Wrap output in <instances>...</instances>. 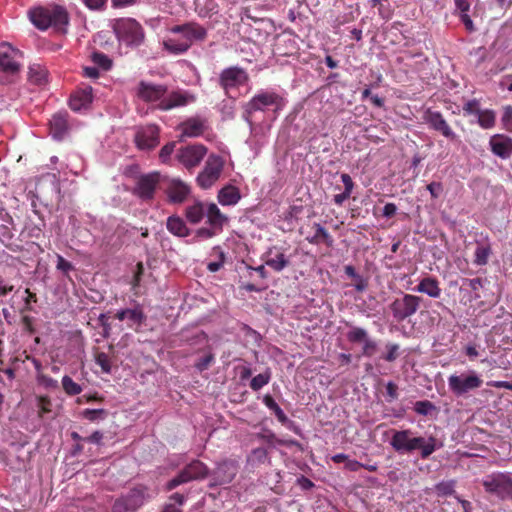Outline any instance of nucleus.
<instances>
[{
    "instance_id": "1",
    "label": "nucleus",
    "mask_w": 512,
    "mask_h": 512,
    "mask_svg": "<svg viewBox=\"0 0 512 512\" xmlns=\"http://www.w3.org/2000/svg\"><path fill=\"white\" fill-rule=\"evenodd\" d=\"M167 92V86L164 84H153V82H145L141 80L136 88V96L144 102L158 101L157 108L162 111H168L176 107L185 106L196 101V96L188 91L174 90Z\"/></svg>"
},
{
    "instance_id": "2",
    "label": "nucleus",
    "mask_w": 512,
    "mask_h": 512,
    "mask_svg": "<svg viewBox=\"0 0 512 512\" xmlns=\"http://www.w3.org/2000/svg\"><path fill=\"white\" fill-rule=\"evenodd\" d=\"M390 445L399 454H412L419 450L422 459H428L437 449V439L415 436L411 429L393 430Z\"/></svg>"
},
{
    "instance_id": "3",
    "label": "nucleus",
    "mask_w": 512,
    "mask_h": 512,
    "mask_svg": "<svg viewBox=\"0 0 512 512\" xmlns=\"http://www.w3.org/2000/svg\"><path fill=\"white\" fill-rule=\"evenodd\" d=\"M29 18L40 30L52 27L57 31H64L69 24V13L60 5L33 8L29 11Z\"/></svg>"
},
{
    "instance_id": "4",
    "label": "nucleus",
    "mask_w": 512,
    "mask_h": 512,
    "mask_svg": "<svg viewBox=\"0 0 512 512\" xmlns=\"http://www.w3.org/2000/svg\"><path fill=\"white\" fill-rule=\"evenodd\" d=\"M112 29L117 40L129 48L140 47L145 40L142 25L134 18L122 17L113 20Z\"/></svg>"
},
{
    "instance_id": "5",
    "label": "nucleus",
    "mask_w": 512,
    "mask_h": 512,
    "mask_svg": "<svg viewBox=\"0 0 512 512\" xmlns=\"http://www.w3.org/2000/svg\"><path fill=\"white\" fill-rule=\"evenodd\" d=\"M284 104V98L277 92L260 91L244 105L243 118L250 123L254 112L263 111L266 107L270 106H273L274 110H279Z\"/></svg>"
},
{
    "instance_id": "6",
    "label": "nucleus",
    "mask_w": 512,
    "mask_h": 512,
    "mask_svg": "<svg viewBox=\"0 0 512 512\" xmlns=\"http://www.w3.org/2000/svg\"><path fill=\"white\" fill-rule=\"evenodd\" d=\"M423 298L410 293H403L402 296L395 298L389 308L393 318L397 322H403L415 315L419 310Z\"/></svg>"
},
{
    "instance_id": "7",
    "label": "nucleus",
    "mask_w": 512,
    "mask_h": 512,
    "mask_svg": "<svg viewBox=\"0 0 512 512\" xmlns=\"http://www.w3.org/2000/svg\"><path fill=\"white\" fill-rule=\"evenodd\" d=\"M448 388L456 397L467 395L470 391L479 389L483 385V379L474 371L462 374H452L448 377Z\"/></svg>"
},
{
    "instance_id": "8",
    "label": "nucleus",
    "mask_w": 512,
    "mask_h": 512,
    "mask_svg": "<svg viewBox=\"0 0 512 512\" xmlns=\"http://www.w3.org/2000/svg\"><path fill=\"white\" fill-rule=\"evenodd\" d=\"M209 468L201 461L194 460L188 464L175 478L165 486L166 491H173L175 488L192 481L203 480L209 476Z\"/></svg>"
},
{
    "instance_id": "9",
    "label": "nucleus",
    "mask_w": 512,
    "mask_h": 512,
    "mask_svg": "<svg viewBox=\"0 0 512 512\" xmlns=\"http://www.w3.org/2000/svg\"><path fill=\"white\" fill-rule=\"evenodd\" d=\"M224 159L216 154H211L205 162L204 169L196 178L197 185L203 189H209L215 185L223 172Z\"/></svg>"
},
{
    "instance_id": "10",
    "label": "nucleus",
    "mask_w": 512,
    "mask_h": 512,
    "mask_svg": "<svg viewBox=\"0 0 512 512\" xmlns=\"http://www.w3.org/2000/svg\"><path fill=\"white\" fill-rule=\"evenodd\" d=\"M148 498L144 486H136L128 493L118 498L112 507L113 512H134L141 507Z\"/></svg>"
},
{
    "instance_id": "11",
    "label": "nucleus",
    "mask_w": 512,
    "mask_h": 512,
    "mask_svg": "<svg viewBox=\"0 0 512 512\" xmlns=\"http://www.w3.org/2000/svg\"><path fill=\"white\" fill-rule=\"evenodd\" d=\"M485 491L501 499L512 498V479L503 473L492 474L482 481Z\"/></svg>"
},
{
    "instance_id": "12",
    "label": "nucleus",
    "mask_w": 512,
    "mask_h": 512,
    "mask_svg": "<svg viewBox=\"0 0 512 512\" xmlns=\"http://www.w3.org/2000/svg\"><path fill=\"white\" fill-rule=\"evenodd\" d=\"M170 32L174 34H182L184 37V43H189V48L194 42H202L207 38V29L199 24L198 22H187L180 25H174L170 28Z\"/></svg>"
},
{
    "instance_id": "13",
    "label": "nucleus",
    "mask_w": 512,
    "mask_h": 512,
    "mask_svg": "<svg viewBox=\"0 0 512 512\" xmlns=\"http://www.w3.org/2000/svg\"><path fill=\"white\" fill-rule=\"evenodd\" d=\"M238 473V464L234 460H224L217 464L215 469L209 473L210 475V486L216 487V485H227L234 480Z\"/></svg>"
},
{
    "instance_id": "14",
    "label": "nucleus",
    "mask_w": 512,
    "mask_h": 512,
    "mask_svg": "<svg viewBox=\"0 0 512 512\" xmlns=\"http://www.w3.org/2000/svg\"><path fill=\"white\" fill-rule=\"evenodd\" d=\"M161 181L158 172L138 176L133 193L143 201H150L154 198L156 187Z\"/></svg>"
},
{
    "instance_id": "15",
    "label": "nucleus",
    "mask_w": 512,
    "mask_h": 512,
    "mask_svg": "<svg viewBox=\"0 0 512 512\" xmlns=\"http://www.w3.org/2000/svg\"><path fill=\"white\" fill-rule=\"evenodd\" d=\"M264 264L272 271L280 273L291 264L290 257L286 255V249L281 246H272L262 255Z\"/></svg>"
},
{
    "instance_id": "16",
    "label": "nucleus",
    "mask_w": 512,
    "mask_h": 512,
    "mask_svg": "<svg viewBox=\"0 0 512 512\" xmlns=\"http://www.w3.org/2000/svg\"><path fill=\"white\" fill-rule=\"evenodd\" d=\"M248 81V74L239 67H229L224 69L219 75V85L223 88L226 95L232 88H238Z\"/></svg>"
},
{
    "instance_id": "17",
    "label": "nucleus",
    "mask_w": 512,
    "mask_h": 512,
    "mask_svg": "<svg viewBox=\"0 0 512 512\" xmlns=\"http://www.w3.org/2000/svg\"><path fill=\"white\" fill-rule=\"evenodd\" d=\"M423 118L431 129L439 132L448 140L455 141L457 139L456 133L452 130L441 112L428 108L424 112Z\"/></svg>"
},
{
    "instance_id": "18",
    "label": "nucleus",
    "mask_w": 512,
    "mask_h": 512,
    "mask_svg": "<svg viewBox=\"0 0 512 512\" xmlns=\"http://www.w3.org/2000/svg\"><path fill=\"white\" fill-rule=\"evenodd\" d=\"M207 154V148L202 144L181 148L177 154L179 162L187 169L197 167Z\"/></svg>"
},
{
    "instance_id": "19",
    "label": "nucleus",
    "mask_w": 512,
    "mask_h": 512,
    "mask_svg": "<svg viewBox=\"0 0 512 512\" xmlns=\"http://www.w3.org/2000/svg\"><path fill=\"white\" fill-rule=\"evenodd\" d=\"M164 193L168 197V201L172 204H181L185 202L191 193L189 184L179 180V178H172L166 182Z\"/></svg>"
},
{
    "instance_id": "20",
    "label": "nucleus",
    "mask_w": 512,
    "mask_h": 512,
    "mask_svg": "<svg viewBox=\"0 0 512 512\" xmlns=\"http://www.w3.org/2000/svg\"><path fill=\"white\" fill-rule=\"evenodd\" d=\"M136 147L140 150H152L159 144V128L156 125L140 127L134 137Z\"/></svg>"
},
{
    "instance_id": "21",
    "label": "nucleus",
    "mask_w": 512,
    "mask_h": 512,
    "mask_svg": "<svg viewBox=\"0 0 512 512\" xmlns=\"http://www.w3.org/2000/svg\"><path fill=\"white\" fill-rule=\"evenodd\" d=\"M306 241L312 245L324 244L327 248H332L334 238L328 230L318 222H314L310 226V231L306 236Z\"/></svg>"
},
{
    "instance_id": "22",
    "label": "nucleus",
    "mask_w": 512,
    "mask_h": 512,
    "mask_svg": "<svg viewBox=\"0 0 512 512\" xmlns=\"http://www.w3.org/2000/svg\"><path fill=\"white\" fill-rule=\"evenodd\" d=\"M19 50L13 48L9 43L0 44V70L5 73H16L19 71V65L14 61V55L19 54Z\"/></svg>"
},
{
    "instance_id": "23",
    "label": "nucleus",
    "mask_w": 512,
    "mask_h": 512,
    "mask_svg": "<svg viewBox=\"0 0 512 512\" xmlns=\"http://www.w3.org/2000/svg\"><path fill=\"white\" fill-rule=\"evenodd\" d=\"M67 112H57L49 120V133L55 140H62L69 131V121Z\"/></svg>"
},
{
    "instance_id": "24",
    "label": "nucleus",
    "mask_w": 512,
    "mask_h": 512,
    "mask_svg": "<svg viewBox=\"0 0 512 512\" xmlns=\"http://www.w3.org/2000/svg\"><path fill=\"white\" fill-rule=\"evenodd\" d=\"M115 318H117L120 321L128 319V327L138 330V328L141 327L142 324L145 322L146 315L144 314L142 308L139 305H136L133 308H126L117 311L115 314Z\"/></svg>"
},
{
    "instance_id": "25",
    "label": "nucleus",
    "mask_w": 512,
    "mask_h": 512,
    "mask_svg": "<svg viewBox=\"0 0 512 512\" xmlns=\"http://www.w3.org/2000/svg\"><path fill=\"white\" fill-rule=\"evenodd\" d=\"M490 146L492 152L502 158L508 159L512 155V138L497 134L490 139Z\"/></svg>"
},
{
    "instance_id": "26",
    "label": "nucleus",
    "mask_w": 512,
    "mask_h": 512,
    "mask_svg": "<svg viewBox=\"0 0 512 512\" xmlns=\"http://www.w3.org/2000/svg\"><path fill=\"white\" fill-rule=\"evenodd\" d=\"M93 100V89L91 86L80 88L70 95V109L74 111H80L87 107Z\"/></svg>"
},
{
    "instance_id": "27",
    "label": "nucleus",
    "mask_w": 512,
    "mask_h": 512,
    "mask_svg": "<svg viewBox=\"0 0 512 512\" xmlns=\"http://www.w3.org/2000/svg\"><path fill=\"white\" fill-rule=\"evenodd\" d=\"M183 136L198 137L206 130V122L200 117H191L180 125Z\"/></svg>"
},
{
    "instance_id": "28",
    "label": "nucleus",
    "mask_w": 512,
    "mask_h": 512,
    "mask_svg": "<svg viewBox=\"0 0 512 512\" xmlns=\"http://www.w3.org/2000/svg\"><path fill=\"white\" fill-rule=\"evenodd\" d=\"M165 226L170 234H173L174 236H177L179 238H185L191 234V230L187 226L185 220L179 215L168 216V219H166Z\"/></svg>"
},
{
    "instance_id": "29",
    "label": "nucleus",
    "mask_w": 512,
    "mask_h": 512,
    "mask_svg": "<svg viewBox=\"0 0 512 512\" xmlns=\"http://www.w3.org/2000/svg\"><path fill=\"white\" fill-rule=\"evenodd\" d=\"M256 438L272 447L278 444L287 447L295 446L300 450H303L302 444L299 441L294 439H280L277 436H275L274 432L271 430H265L264 432L257 433Z\"/></svg>"
},
{
    "instance_id": "30",
    "label": "nucleus",
    "mask_w": 512,
    "mask_h": 512,
    "mask_svg": "<svg viewBox=\"0 0 512 512\" xmlns=\"http://www.w3.org/2000/svg\"><path fill=\"white\" fill-rule=\"evenodd\" d=\"M206 216L209 226L215 227L221 231L228 220L227 216L220 211L219 207L215 203L208 204L206 208Z\"/></svg>"
},
{
    "instance_id": "31",
    "label": "nucleus",
    "mask_w": 512,
    "mask_h": 512,
    "mask_svg": "<svg viewBox=\"0 0 512 512\" xmlns=\"http://www.w3.org/2000/svg\"><path fill=\"white\" fill-rule=\"evenodd\" d=\"M417 292L425 293L432 298H438L441 295L439 280L433 277L423 278L415 288Z\"/></svg>"
},
{
    "instance_id": "32",
    "label": "nucleus",
    "mask_w": 512,
    "mask_h": 512,
    "mask_svg": "<svg viewBox=\"0 0 512 512\" xmlns=\"http://www.w3.org/2000/svg\"><path fill=\"white\" fill-rule=\"evenodd\" d=\"M240 197L239 189L231 184L222 187L217 195L218 201L222 205H235Z\"/></svg>"
},
{
    "instance_id": "33",
    "label": "nucleus",
    "mask_w": 512,
    "mask_h": 512,
    "mask_svg": "<svg viewBox=\"0 0 512 512\" xmlns=\"http://www.w3.org/2000/svg\"><path fill=\"white\" fill-rule=\"evenodd\" d=\"M205 215L206 207L205 204L201 201H196L192 205L187 206L185 209L186 219L194 225L200 223Z\"/></svg>"
},
{
    "instance_id": "34",
    "label": "nucleus",
    "mask_w": 512,
    "mask_h": 512,
    "mask_svg": "<svg viewBox=\"0 0 512 512\" xmlns=\"http://www.w3.org/2000/svg\"><path fill=\"white\" fill-rule=\"evenodd\" d=\"M492 253V247L489 242L476 246V251H474L473 264L476 266H486Z\"/></svg>"
},
{
    "instance_id": "35",
    "label": "nucleus",
    "mask_w": 512,
    "mask_h": 512,
    "mask_svg": "<svg viewBox=\"0 0 512 512\" xmlns=\"http://www.w3.org/2000/svg\"><path fill=\"white\" fill-rule=\"evenodd\" d=\"M247 461L253 467H258L265 463H271L267 450L262 447L253 449L249 454Z\"/></svg>"
},
{
    "instance_id": "36",
    "label": "nucleus",
    "mask_w": 512,
    "mask_h": 512,
    "mask_svg": "<svg viewBox=\"0 0 512 512\" xmlns=\"http://www.w3.org/2000/svg\"><path fill=\"white\" fill-rule=\"evenodd\" d=\"M162 46L166 52L174 55L184 54L190 49L189 43L185 44L183 41L179 42L174 39L164 40Z\"/></svg>"
},
{
    "instance_id": "37",
    "label": "nucleus",
    "mask_w": 512,
    "mask_h": 512,
    "mask_svg": "<svg viewBox=\"0 0 512 512\" xmlns=\"http://www.w3.org/2000/svg\"><path fill=\"white\" fill-rule=\"evenodd\" d=\"M478 124L482 129H492L496 125V112L492 109L480 110Z\"/></svg>"
},
{
    "instance_id": "38",
    "label": "nucleus",
    "mask_w": 512,
    "mask_h": 512,
    "mask_svg": "<svg viewBox=\"0 0 512 512\" xmlns=\"http://www.w3.org/2000/svg\"><path fill=\"white\" fill-rule=\"evenodd\" d=\"M29 79L36 85H42L47 81V70L39 64H33L29 67Z\"/></svg>"
},
{
    "instance_id": "39",
    "label": "nucleus",
    "mask_w": 512,
    "mask_h": 512,
    "mask_svg": "<svg viewBox=\"0 0 512 512\" xmlns=\"http://www.w3.org/2000/svg\"><path fill=\"white\" fill-rule=\"evenodd\" d=\"M185 501V495L176 492L170 496V502L164 505L162 512H182L180 507L184 505Z\"/></svg>"
},
{
    "instance_id": "40",
    "label": "nucleus",
    "mask_w": 512,
    "mask_h": 512,
    "mask_svg": "<svg viewBox=\"0 0 512 512\" xmlns=\"http://www.w3.org/2000/svg\"><path fill=\"white\" fill-rule=\"evenodd\" d=\"M263 403L268 409H271L274 415H276V419L280 422L286 421V413L282 408L279 407L277 401L273 399L270 394H266L263 396Z\"/></svg>"
},
{
    "instance_id": "41",
    "label": "nucleus",
    "mask_w": 512,
    "mask_h": 512,
    "mask_svg": "<svg viewBox=\"0 0 512 512\" xmlns=\"http://www.w3.org/2000/svg\"><path fill=\"white\" fill-rule=\"evenodd\" d=\"M62 389L70 396L78 395L82 392V386L69 376H64L61 380Z\"/></svg>"
},
{
    "instance_id": "42",
    "label": "nucleus",
    "mask_w": 512,
    "mask_h": 512,
    "mask_svg": "<svg viewBox=\"0 0 512 512\" xmlns=\"http://www.w3.org/2000/svg\"><path fill=\"white\" fill-rule=\"evenodd\" d=\"M456 482L454 480L438 482L435 486V491L438 496H448L455 493Z\"/></svg>"
},
{
    "instance_id": "43",
    "label": "nucleus",
    "mask_w": 512,
    "mask_h": 512,
    "mask_svg": "<svg viewBox=\"0 0 512 512\" xmlns=\"http://www.w3.org/2000/svg\"><path fill=\"white\" fill-rule=\"evenodd\" d=\"M346 338L350 343H362L367 338V332L361 327H353L347 332Z\"/></svg>"
},
{
    "instance_id": "44",
    "label": "nucleus",
    "mask_w": 512,
    "mask_h": 512,
    "mask_svg": "<svg viewBox=\"0 0 512 512\" xmlns=\"http://www.w3.org/2000/svg\"><path fill=\"white\" fill-rule=\"evenodd\" d=\"M271 381V373L265 372L258 374L250 380V389L257 391L263 388L264 385Z\"/></svg>"
},
{
    "instance_id": "45",
    "label": "nucleus",
    "mask_w": 512,
    "mask_h": 512,
    "mask_svg": "<svg viewBox=\"0 0 512 512\" xmlns=\"http://www.w3.org/2000/svg\"><path fill=\"white\" fill-rule=\"evenodd\" d=\"M386 350H387V353L384 354L383 356H381L380 359H383L390 363L395 362L400 355V353H399L400 345L397 343L389 342L386 344Z\"/></svg>"
},
{
    "instance_id": "46",
    "label": "nucleus",
    "mask_w": 512,
    "mask_h": 512,
    "mask_svg": "<svg viewBox=\"0 0 512 512\" xmlns=\"http://www.w3.org/2000/svg\"><path fill=\"white\" fill-rule=\"evenodd\" d=\"M107 414H108L107 410H105L103 408H99V409L87 408L82 411V416L91 422H95L99 419H104L107 416Z\"/></svg>"
},
{
    "instance_id": "47",
    "label": "nucleus",
    "mask_w": 512,
    "mask_h": 512,
    "mask_svg": "<svg viewBox=\"0 0 512 512\" xmlns=\"http://www.w3.org/2000/svg\"><path fill=\"white\" fill-rule=\"evenodd\" d=\"M92 61L103 70L107 71L110 70L112 67V61L111 59L101 52H94L92 54Z\"/></svg>"
},
{
    "instance_id": "48",
    "label": "nucleus",
    "mask_w": 512,
    "mask_h": 512,
    "mask_svg": "<svg viewBox=\"0 0 512 512\" xmlns=\"http://www.w3.org/2000/svg\"><path fill=\"white\" fill-rule=\"evenodd\" d=\"M95 361L97 365L101 367L103 373L110 374L112 365L109 356L104 352H98L95 355Z\"/></svg>"
},
{
    "instance_id": "49",
    "label": "nucleus",
    "mask_w": 512,
    "mask_h": 512,
    "mask_svg": "<svg viewBox=\"0 0 512 512\" xmlns=\"http://www.w3.org/2000/svg\"><path fill=\"white\" fill-rule=\"evenodd\" d=\"M463 114L465 116L468 115H476L478 116L481 112V107L479 106V101L476 98L470 99L466 101L462 106Z\"/></svg>"
},
{
    "instance_id": "50",
    "label": "nucleus",
    "mask_w": 512,
    "mask_h": 512,
    "mask_svg": "<svg viewBox=\"0 0 512 512\" xmlns=\"http://www.w3.org/2000/svg\"><path fill=\"white\" fill-rule=\"evenodd\" d=\"M433 409H435V405L429 400H419L414 405L415 412L420 415H427Z\"/></svg>"
},
{
    "instance_id": "51",
    "label": "nucleus",
    "mask_w": 512,
    "mask_h": 512,
    "mask_svg": "<svg viewBox=\"0 0 512 512\" xmlns=\"http://www.w3.org/2000/svg\"><path fill=\"white\" fill-rule=\"evenodd\" d=\"M37 407L39 417H43L45 414L51 411V400L48 396H39L37 398Z\"/></svg>"
},
{
    "instance_id": "52",
    "label": "nucleus",
    "mask_w": 512,
    "mask_h": 512,
    "mask_svg": "<svg viewBox=\"0 0 512 512\" xmlns=\"http://www.w3.org/2000/svg\"><path fill=\"white\" fill-rule=\"evenodd\" d=\"M220 232H221V230H218L212 226L201 227V228L197 229L195 238L196 239H211Z\"/></svg>"
},
{
    "instance_id": "53",
    "label": "nucleus",
    "mask_w": 512,
    "mask_h": 512,
    "mask_svg": "<svg viewBox=\"0 0 512 512\" xmlns=\"http://www.w3.org/2000/svg\"><path fill=\"white\" fill-rule=\"evenodd\" d=\"M362 343V355L372 357L377 351V342L367 337Z\"/></svg>"
},
{
    "instance_id": "54",
    "label": "nucleus",
    "mask_w": 512,
    "mask_h": 512,
    "mask_svg": "<svg viewBox=\"0 0 512 512\" xmlns=\"http://www.w3.org/2000/svg\"><path fill=\"white\" fill-rule=\"evenodd\" d=\"M175 150V142H170L165 144L159 151V159L162 163H166L171 157L173 151Z\"/></svg>"
},
{
    "instance_id": "55",
    "label": "nucleus",
    "mask_w": 512,
    "mask_h": 512,
    "mask_svg": "<svg viewBox=\"0 0 512 512\" xmlns=\"http://www.w3.org/2000/svg\"><path fill=\"white\" fill-rule=\"evenodd\" d=\"M56 268L67 275L70 271H73V264L58 255Z\"/></svg>"
},
{
    "instance_id": "56",
    "label": "nucleus",
    "mask_w": 512,
    "mask_h": 512,
    "mask_svg": "<svg viewBox=\"0 0 512 512\" xmlns=\"http://www.w3.org/2000/svg\"><path fill=\"white\" fill-rule=\"evenodd\" d=\"M214 361V356L212 354H208L205 357L201 358L195 365V367L200 371H206L211 363Z\"/></svg>"
},
{
    "instance_id": "57",
    "label": "nucleus",
    "mask_w": 512,
    "mask_h": 512,
    "mask_svg": "<svg viewBox=\"0 0 512 512\" xmlns=\"http://www.w3.org/2000/svg\"><path fill=\"white\" fill-rule=\"evenodd\" d=\"M432 198H438L443 191L441 182H430L427 186Z\"/></svg>"
},
{
    "instance_id": "58",
    "label": "nucleus",
    "mask_w": 512,
    "mask_h": 512,
    "mask_svg": "<svg viewBox=\"0 0 512 512\" xmlns=\"http://www.w3.org/2000/svg\"><path fill=\"white\" fill-rule=\"evenodd\" d=\"M386 389H387V395H388L387 400L388 401H393L398 398V396H399L398 386L396 385L395 382H389L386 385Z\"/></svg>"
},
{
    "instance_id": "59",
    "label": "nucleus",
    "mask_w": 512,
    "mask_h": 512,
    "mask_svg": "<svg viewBox=\"0 0 512 512\" xmlns=\"http://www.w3.org/2000/svg\"><path fill=\"white\" fill-rule=\"evenodd\" d=\"M224 262H225V255L223 252H220L219 261L209 263L207 268L212 273L218 272L223 267Z\"/></svg>"
},
{
    "instance_id": "60",
    "label": "nucleus",
    "mask_w": 512,
    "mask_h": 512,
    "mask_svg": "<svg viewBox=\"0 0 512 512\" xmlns=\"http://www.w3.org/2000/svg\"><path fill=\"white\" fill-rule=\"evenodd\" d=\"M25 293L27 294V296L24 299L25 310L31 311V303L37 302V296L36 293L32 292L29 288L25 289Z\"/></svg>"
},
{
    "instance_id": "61",
    "label": "nucleus",
    "mask_w": 512,
    "mask_h": 512,
    "mask_svg": "<svg viewBox=\"0 0 512 512\" xmlns=\"http://www.w3.org/2000/svg\"><path fill=\"white\" fill-rule=\"evenodd\" d=\"M341 181H342V183L344 185V190L343 191L351 194L352 190L354 188V182H353L351 176L348 175V174H342L341 175Z\"/></svg>"
},
{
    "instance_id": "62",
    "label": "nucleus",
    "mask_w": 512,
    "mask_h": 512,
    "mask_svg": "<svg viewBox=\"0 0 512 512\" xmlns=\"http://www.w3.org/2000/svg\"><path fill=\"white\" fill-rule=\"evenodd\" d=\"M83 1L88 8L93 9V10L102 9L107 2V0H83Z\"/></svg>"
},
{
    "instance_id": "63",
    "label": "nucleus",
    "mask_w": 512,
    "mask_h": 512,
    "mask_svg": "<svg viewBox=\"0 0 512 512\" xmlns=\"http://www.w3.org/2000/svg\"><path fill=\"white\" fill-rule=\"evenodd\" d=\"M396 212H397V206H396V204H395V203H393V202H389V203H387V204L384 206V209H383V215H384L385 217L390 218V217L394 216V215L396 214Z\"/></svg>"
},
{
    "instance_id": "64",
    "label": "nucleus",
    "mask_w": 512,
    "mask_h": 512,
    "mask_svg": "<svg viewBox=\"0 0 512 512\" xmlns=\"http://www.w3.org/2000/svg\"><path fill=\"white\" fill-rule=\"evenodd\" d=\"M502 121L505 125H508L510 122H512V106L508 105L504 109V113L502 116Z\"/></svg>"
}]
</instances>
